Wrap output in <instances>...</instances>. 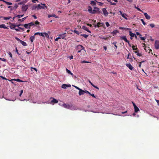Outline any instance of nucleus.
Segmentation results:
<instances>
[{
	"instance_id": "1",
	"label": "nucleus",
	"mask_w": 159,
	"mask_h": 159,
	"mask_svg": "<svg viewBox=\"0 0 159 159\" xmlns=\"http://www.w3.org/2000/svg\"><path fill=\"white\" fill-rule=\"evenodd\" d=\"M50 99H52V100L51 101V102L49 103L48 102H42V103H49L51 104L52 105H54V103H56L58 102V101L56 99H55L54 98L51 97L50 98Z\"/></svg>"
},
{
	"instance_id": "2",
	"label": "nucleus",
	"mask_w": 159,
	"mask_h": 159,
	"mask_svg": "<svg viewBox=\"0 0 159 159\" xmlns=\"http://www.w3.org/2000/svg\"><path fill=\"white\" fill-rule=\"evenodd\" d=\"M80 51H85L84 48L81 45H78L76 47L75 50L76 51L80 50Z\"/></svg>"
},
{
	"instance_id": "3",
	"label": "nucleus",
	"mask_w": 159,
	"mask_h": 159,
	"mask_svg": "<svg viewBox=\"0 0 159 159\" xmlns=\"http://www.w3.org/2000/svg\"><path fill=\"white\" fill-rule=\"evenodd\" d=\"M38 10L41 9H44L45 8H47V7L46 6L45 4H39L38 5Z\"/></svg>"
},
{
	"instance_id": "4",
	"label": "nucleus",
	"mask_w": 159,
	"mask_h": 159,
	"mask_svg": "<svg viewBox=\"0 0 159 159\" xmlns=\"http://www.w3.org/2000/svg\"><path fill=\"white\" fill-rule=\"evenodd\" d=\"M119 13L120 15L124 18L125 19L127 20L128 19L127 18V17H128V15L125 13H122V11H119Z\"/></svg>"
},
{
	"instance_id": "5",
	"label": "nucleus",
	"mask_w": 159,
	"mask_h": 159,
	"mask_svg": "<svg viewBox=\"0 0 159 159\" xmlns=\"http://www.w3.org/2000/svg\"><path fill=\"white\" fill-rule=\"evenodd\" d=\"M154 46L156 49H159V40H156L155 42Z\"/></svg>"
},
{
	"instance_id": "6",
	"label": "nucleus",
	"mask_w": 159,
	"mask_h": 159,
	"mask_svg": "<svg viewBox=\"0 0 159 159\" xmlns=\"http://www.w3.org/2000/svg\"><path fill=\"white\" fill-rule=\"evenodd\" d=\"M78 108L74 105L70 104V108L69 109L72 110H77Z\"/></svg>"
},
{
	"instance_id": "7",
	"label": "nucleus",
	"mask_w": 159,
	"mask_h": 159,
	"mask_svg": "<svg viewBox=\"0 0 159 159\" xmlns=\"http://www.w3.org/2000/svg\"><path fill=\"white\" fill-rule=\"evenodd\" d=\"M59 37H61L62 39H66V33H64L62 34H59L58 35Z\"/></svg>"
},
{
	"instance_id": "8",
	"label": "nucleus",
	"mask_w": 159,
	"mask_h": 159,
	"mask_svg": "<svg viewBox=\"0 0 159 159\" xmlns=\"http://www.w3.org/2000/svg\"><path fill=\"white\" fill-rule=\"evenodd\" d=\"M93 11L94 12V14L96 13H98L100 12L99 8L95 7H94V9L93 10Z\"/></svg>"
},
{
	"instance_id": "9",
	"label": "nucleus",
	"mask_w": 159,
	"mask_h": 159,
	"mask_svg": "<svg viewBox=\"0 0 159 159\" xmlns=\"http://www.w3.org/2000/svg\"><path fill=\"white\" fill-rule=\"evenodd\" d=\"M28 8V5H23L22 7V11H26Z\"/></svg>"
},
{
	"instance_id": "10",
	"label": "nucleus",
	"mask_w": 159,
	"mask_h": 159,
	"mask_svg": "<svg viewBox=\"0 0 159 159\" xmlns=\"http://www.w3.org/2000/svg\"><path fill=\"white\" fill-rule=\"evenodd\" d=\"M102 11L103 12V14L105 16H107L108 14V12H107L106 9L103 8L102 9Z\"/></svg>"
},
{
	"instance_id": "11",
	"label": "nucleus",
	"mask_w": 159,
	"mask_h": 159,
	"mask_svg": "<svg viewBox=\"0 0 159 159\" xmlns=\"http://www.w3.org/2000/svg\"><path fill=\"white\" fill-rule=\"evenodd\" d=\"M71 87L70 84H63L61 86V87L64 89H66L67 87Z\"/></svg>"
},
{
	"instance_id": "12",
	"label": "nucleus",
	"mask_w": 159,
	"mask_h": 159,
	"mask_svg": "<svg viewBox=\"0 0 159 159\" xmlns=\"http://www.w3.org/2000/svg\"><path fill=\"white\" fill-rule=\"evenodd\" d=\"M88 11L90 13L94 14V12L93 11V8L89 6L88 7Z\"/></svg>"
},
{
	"instance_id": "13",
	"label": "nucleus",
	"mask_w": 159,
	"mask_h": 159,
	"mask_svg": "<svg viewBox=\"0 0 159 159\" xmlns=\"http://www.w3.org/2000/svg\"><path fill=\"white\" fill-rule=\"evenodd\" d=\"M126 65L129 68L130 70H133L134 67L132 66L130 63L126 64Z\"/></svg>"
},
{
	"instance_id": "14",
	"label": "nucleus",
	"mask_w": 159,
	"mask_h": 159,
	"mask_svg": "<svg viewBox=\"0 0 159 159\" xmlns=\"http://www.w3.org/2000/svg\"><path fill=\"white\" fill-rule=\"evenodd\" d=\"M62 106L66 108L69 109L70 108V104H67L65 103H63L62 104Z\"/></svg>"
},
{
	"instance_id": "15",
	"label": "nucleus",
	"mask_w": 159,
	"mask_h": 159,
	"mask_svg": "<svg viewBox=\"0 0 159 159\" xmlns=\"http://www.w3.org/2000/svg\"><path fill=\"white\" fill-rule=\"evenodd\" d=\"M120 38L121 39L123 40L126 42H128V40L126 38V37L125 36H120Z\"/></svg>"
},
{
	"instance_id": "16",
	"label": "nucleus",
	"mask_w": 159,
	"mask_h": 159,
	"mask_svg": "<svg viewBox=\"0 0 159 159\" xmlns=\"http://www.w3.org/2000/svg\"><path fill=\"white\" fill-rule=\"evenodd\" d=\"M144 15L146 19L148 20H150V16L147 13H144Z\"/></svg>"
},
{
	"instance_id": "17",
	"label": "nucleus",
	"mask_w": 159,
	"mask_h": 159,
	"mask_svg": "<svg viewBox=\"0 0 159 159\" xmlns=\"http://www.w3.org/2000/svg\"><path fill=\"white\" fill-rule=\"evenodd\" d=\"M138 56L141 57L142 56V54L139 52V50L138 49L137 51L134 52Z\"/></svg>"
},
{
	"instance_id": "18",
	"label": "nucleus",
	"mask_w": 159,
	"mask_h": 159,
	"mask_svg": "<svg viewBox=\"0 0 159 159\" xmlns=\"http://www.w3.org/2000/svg\"><path fill=\"white\" fill-rule=\"evenodd\" d=\"M84 93H85L84 92V90H83L82 89H81L79 91V95H83L84 94Z\"/></svg>"
},
{
	"instance_id": "19",
	"label": "nucleus",
	"mask_w": 159,
	"mask_h": 159,
	"mask_svg": "<svg viewBox=\"0 0 159 159\" xmlns=\"http://www.w3.org/2000/svg\"><path fill=\"white\" fill-rule=\"evenodd\" d=\"M82 28L84 30L88 31L89 32L91 33V32L89 30L87 27L85 26H82Z\"/></svg>"
},
{
	"instance_id": "20",
	"label": "nucleus",
	"mask_w": 159,
	"mask_h": 159,
	"mask_svg": "<svg viewBox=\"0 0 159 159\" xmlns=\"http://www.w3.org/2000/svg\"><path fill=\"white\" fill-rule=\"evenodd\" d=\"M16 27V25L13 24H11L10 28L11 29H15V27Z\"/></svg>"
},
{
	"instance_id": "21",
	"label": "nucleus",
	"mask_w": 159,
	"mask_h": 159,
	"mask_svg": "<svg viewBox=\"0 0 159 159\" xmlns=\"http://www.w3.org/2000/svg\"><path fill=\"white\" fill-rule=\"evenodd\" d=\"M104 25L103 23L98 22L97 24V27H99L100 26H102Z\"/></svg>"
},
{
	"instance_id": "22",
	"label": "nucleus",
	"mask_w": 159,
	"mask_h": 159,
	"mask_svg": "<svg viewBox=\"0 0 159 159\" xmlns=\"http://www.w3.org/2000/svg\"><path fill=\"white\" fill-rule=\"evenodd\" d=\"M89 82L90 83V84L93 86V87H94L95 88L98 89H99V88L97 87V86H95V85H94L92 83V82L90 81L89 80H88Z\"/></svg>"
},
{
	"instance_id": "23",
	"label": "nucleus",
	"mask_w": 159,
	"mask_h": 159,
	"mask_svg": "<svg viewBox=\"0 0 159 159\" xmlns=\"http://www.w3.org/2000/svg\"><path fill=\"white\" fill-rule=\"evenodd\" d=\"M23 26L26 28V29H30V27L28 24H25L23 25Z\"/></svg>"
},
{
	"instance_id": "24",
	"label": "nucleus",
	"mask_w": 159,
	"mask_h": 159,
	"mask_svg": "<svg viewBox=\"0 0 159 159\" xmlns=\"http://www.w3.org/2000/svg\"><path fill=\"white\" fill-rule=\"evenodd\" d=\"M129 35L131 36L130 39H132V37H134V36L135 35V34L134 33H132L131 32V31H130L129 32Z\"/></svg>"
},
{
	"instance_id": "25",
	"label": "nucleus",
	"mask_w": 159,
	"mask_h": 159,
	"mask_svg": "<svg viewBox=\"0 0 159 159\" xmlns=\"http://www.w3.org/2000/svg\"><path fill=\"white\" fill-rule=\"evenodd\" d=\"M54 17L56 18H58V16H56V15H55L54 14H52V15H48V18H50L51 17Z\"/></svg>"
},
{
	"instance_id": "26",
	"label": "nucleus",
	"mask_w": 159,
	"mask_h": 159,
	"mask_svg": "<svg viewBox=\"0 0 159 159\" xmlns=\"http://www.w3.org/2000/svg\"><path fill=\"white\" fill-rule=\"evenodd\" d=\"M27 17L26 16L23 18L21 19H19L18 20V21L19 22H22L23 21L25 20L27 18Z\"/></svg>"
},
{
	"instance_id": "27",
	"label": "nucleus",
	"mask_w": 159,
	"mask_h": 159,
	"mask_svg": "<svg viewBox=\"0 0 159 159\" xmlns=\"http://www.w3.org/2000/svg\"><path fill=\"white\" fill-rule=\"evenodd\" d=\"M35 39L34 35L31 36L30 38V40L31 42L32 43L33 42L34 40Z\"/></svg>"
},
{
	"instance_id": "28",
	"label": "nucleus",
	"mask_w": 159,
	"mask_h": 159,
	"mask_svg": "<svg viewBox=\"0 0 159 159\" xmlns=\"http://www.w3.org/2000/svg\"><path fill=\"white\" fill-rule=\"evenodd\" d=\"M20 43L24 46H26L27 45L26 43L25 42L22 40L21 41Z\"/></svg>"
},
{
	"instance_id": "29",
	"label": "nucleus",
	"mask_w": 159,
	"mask_h": 159,
	"mask_svg": "<svg viewBox=\"0 0 159 159\" xmlns=\"http://www.w3.org/2000/svg\"><path fill=\"white\" fill-rule=\"evenodd\" d=\"M0 28H2L4 29H7V28L5 24H2L0 25Z\"/></svg>"
},
{
	"instance_id": "30",
	"label": "nucleus",
	"mask_w": 159,
	"mask_h": 159,
	"mask_svg": "<svg viewBox=\"0 0 159 159\" xmlns=\"http://www.w3.org/2000/svg\"><path fill=\"white\" fill-rule=\"evenodd\" d=\"M132 48L134 50H136V51L137 50H138V48L136 46H135L134 45H133L132 46Z\"/></svg>"
},
{
	"instance_id": "31",
	"label": "nucleus",
	"mask_w": 159,
	"mask_h": 159,
	"mask_svg": "<svg viewBox=\"0 0 159 159\" xmlns=\"http://www.w3.org/2000/svg\"><path fill=\"white\" fill-rule=\"evenodd\" d=\"M38 5L37 6H33L32 7V10H38Z\"/></svg>"
},
{
	"instance_id": "32",
	"label": "nucleus",
	"mask_w": 159,
	"mask_h": 159,
	"mask_svg": "<svg viewBox=\"0 0 159 159\" xmlns=\"http://www.w3.org/2000/svg\"><path fill=\"white\" fill-rule=\"evenodd\" d=\"M134 111L136 112H137L138 111H139V108L137 106L134 107Z\"/></svg>"
},
{
	"instance_id": "33",
	"label": "nucleus",
	"mask_w": 159,
	"mask_h": 159,
	"mask_svg": "<svg viewBox=\"0 0 159 159\" xmlns=\"http://www.w3.org/2000/svg\"><path fill=\"white\" fill-rule=\"evenodd\" d=\"M95 0L94 1H92L91 2V4L93 5V6H96V3L95 2Z\"/></svg>"
},
{
	"instance_id": "34",
	"label": "nucleus",
	"mask_w": 159,
	"mask_h": 159,
	"mask_svg": "<svg viewBox=\"0 0 159 159\" xmlns=\"http://www.w3.org/2000/svg\"><path fill=\"white\" fill-rule=\"evenodd\" d=\"M3 2H5L7 5H11L12 4V3L7 2L5 1H3Z\"/></svg>"
},
{
	"instance_id": "35",
	"label": "nucleus",
	"mask_w": 159,
	"mask_h": 159,
	"mask_svg": "<svg viewBox=\"0 0 159 159\" xmlns=\"http://www.w3.org/2000/svg\"><path fill=\"white\" fill-rule=\"evenodd\" d=\"M11 80L16 81L17 82H23V81L22 80H20L19 79H17L16 80V79H12Z\"/></svg>"
},
{
	"instance_id": "36",
	"label": "nucleus",
	"mask_w": 159,
	"mask_h": 159,
	"mask_svg": "<svg viewBox=\"0 0 159 159\" xmlns=\"http://www.w3.org/2000/svg\"><path fill=\"white\" fill-rule=\"evenodd\" d=\"M10 18H11V16H9V17H4V20H9Z\"/></svg>"
},
{
	"instance_id": "37",
	"label": "nucleus",
	"mask_w": 159,
	"mask_h": 159,
	"mask_svg": "<svg viewBox=\"0 0 159 159\" xmlns=\"http://www.w3.org/2000/svg\"><path fill=\"white\" fill-rule=\"evenodd\" d=\"M81 36L84 37L85 38H86L87 37H88V35H86V34H81Z\"/></svg>"
},
{
	"instance_id": "38",
	"label": "nucleus",
	"mask_w": 159,
	"mask_h": 159,
	"mask_svg": "<svg viewBox=\"0 0 159 159\" xmlns=\"http://www.w3.org/2000/svg\"><path fill=\"white\" fill-rule=\"evenodd\" d=\"M135 8L137 9L138 11H141V12H142L143 13V12L138 7H136V6H135Z\"/></svg>"
},
{
	"instance_id": "39",
	"label": "nucleus",
	"mask_w": 159,
	"mask_h": 159,
	"mask_svg": "<svg viewBox=\"0 0 159 159\" xmlns=\"http://www.w3.org/2000/svg\"><path fill=\"white\" fill-rule=\"evenodd\" d=\"M119 32L117 30H115L113 31L112 33L114 34H116Z\"/></svg>"
},
{
	"instance_id": "40",
	"label": "nucleus",
	"mask_w": 159,
	"mask_h": 159,
	"mask_svg": "<svg viewBox=\"0 0 159 159\" xmlns=\"http://www.w3.org/2000/svg\"><path fill=\"white\" fill-rule=\"evenodd\" d=\"M24 16V14L22 15H18L16 16H17V17L18 18H20Z\"/></svg>"
},
{
	"instance_id": "41",
	"label": "nucleus",
	"mask_w": 159,
	"mask_h": 159,
	"mask_svg": "<svg viewBox=\"0 0 159 159\" xmlns=\"http://www.w3.org/2000/svg\"><path fill=\"white\" fill-rule=\"evenodd\" d=\"M116 43L117 42H114L113 43H112V44H113V45H114V46L116 48L117 47V45H116Z\"/></svg>"
},
{
	"instance_id": "42",
	"label": "nucleus",
	"mask_w": 159,
	"mask_h": 159,
	"mask_svg": "<svg viewBox=\"0 0 159 159\" xmlns=\"http://www.w3.org/2000/svg\"><path fill=\"white\" fill-rule=\"evenodd\" d=\"M44 34H45L46 35H47V34L46 33H40V35H41V36H42L43 37H44Z\"/></svg>"
},
{
	"instance_id": "43",
	"label": "nucleus",
	"mask_w": 159,
	"mask_h": 159,
	"mask_svg": "<svg viewBox=\"0 0 159 159\" xmlns=\"http://www.w3.org/2000/svg\"><path fill=\"white\" fill-rule=\"evenodd\" d=\"M28 24L30 27L31 26L34 25V24L33 22H30L29 23H28Z\"/></svg>"
},
{
	"instance_id": "44",
	"label": "nucleus",
	"mask_w": 159,
	"mask_h": 159,
	"mask_svg": "<svg viewBox=\"0 0 159 159\" xmlns=\"http://www.w3.org/2000/svg\"><path fill=\"white\" fill-rule=\"evenodd\" d=\"M95 2H98L99 3V5L100 6H102L103 4V3H102V2H98L97 0H95Z\"/></svg>"
},
{
	"instance_id": "45",
	"label": "nucleus",
	"mask_w": 159,
	"mask_h": 159,
	"mask_svg": "<svg viewBox=\"0 0 159 159\" xmlns=\"http://www.w3.org/2000/svg\"><path fill=\"white\" fill-rule=\"evenodd\" d=\"M74 33L76 34H77L79 35V32L78 31L76 30H75L73 31Z\"/></svg>"
},
{
	"instance_id": "46",
	"label": "nucleus",
	"mask_w": 159,
	"mask_h": 159,
	"mask_svg": "<svg viewBox=\"0 0 159 159\" xmlns=\"http://www.w3.org/2000/svg\"><path fill=\"white\" fill-rule=\"evenodd\" d=\"M141 20L143 24L144 25H146V23L145 22L144 20L143 19H141Z\"/></svg>"
},
{
	"instance_id": "47",
	"label": "nucleus",
	"mask_w": 159,
	"mask_h": 159,
	"mask_svg": "<svg viewBox=\"0 0 159 159\" xmlns=\"http://www.w3.org/2000/svg\"><path fill=\"white\" fill-rule=\"evenodd\" d=\"M8 54L9 55L10 57L11 58H12V55L11 53L10 52H8Z\"/></svg>"
},
{
	"instance_id": "48",
	"label": "nucleus",
	"mask_w": 159,
	"mask_h": 159,
	"mask_svg": "<svg viewBox=\"0 0 159 159\" xmlns=\"http://www.w3.org/2000/svg\"><path fill=\"white\" fill-rule=\"evenodd\" d=\"M149 25L152 28L154 27L155 26V25L153 24H151Z\"/></svg>"
},
{
	"instance_id": "49",
	"label": "nucleus",
	"mask_w": 159,
	"mask_h": 159,
	"mask_svg": "<svg viewBox=\"0 0 159 159\" xmlns=\"http://www.w3.org/2000/svg\"><path fill=\"white\" fill-rule=\"evenodd\" d=\"M0 60L3 61H6V60L4 58H0Z\"/></svg>"
},
{
	"instance_id": "50",
	"label": "nucleus",
	"mask_w": 159,
	"mask_h": 159,
	"mask_svg": "<svg viewBox=\"0 0 159 159\" xmlns=\"http://www.w3.org/2000/svg\"><path fill=\"white\" fill-rule=\"evenodd\" d=\"M66 70L68 74H70L71 72V71L70 70H68L67 68L66 69Z\"/></svg>"
},
{
	"instance_id": "51",
	"label": "nucleus",
	"mask_w": 159,
	"mask_h": 159,
	"mask_svg": "<svg viewBox=\"0 0 159 159\" xmlns=\"http://www.w3.org/2000/svg\"><path fill=\"white\" fill-rule=\"evenodd\" d=\"M23 25H24L23 24H19L17 25H16V27H18V28H19V27H20L19 26H23Z\"/></svg>"
},
{
	"instance_id": "52",
	"label": "nucleus",
	"mask_w": 159,
	"mask_h": 159,
	"mask_svg": "<svg viewBox=\"0 0 159 159\" xmlns=\"http://www.w3.org/2000/svg\"><path fill=\"white\" fill-rule=\"evenodd\" d=\"M15 39L17 41H19L20 42L21 41V40L20 39H19L17 37H15Z\"/></svg>"
},
{
	"instance_id": "53",
	"label": "nucleus",
	"mask_w": 159,
	"mask_h": 159,
	"mask_svg": "<svg viewBox=\"0 0 159 159\" xmlns=\"http://www.w3.org/2000/svg\"><path fill=\"white\" fill-rule=\"evenodd\" d=\"M106 25L107 26V27H108L110 26V24H109V23L108 22H106Z\"/></svg>"
},
{
	"instance_id": "54",
	"label": "nucleus",
	"mask_w": 159,
	"mask_h": 159,
	"mask_svg": "<svg viewBox=\"0 0 159 159\" xmlns=\"http://www.w3.org/2000/svg\"><path fill=\"white\" fill-rule=\"evenodd\" d=\"M84 92L85 93H88V94H89V95L91 93L88 91L86 90H84Z\"/></svg>"
},
{
	"instance_id": "55",
	"label": "nucleus",
	"mask_w": 159,
	"mask_h": 159,
	"mask_svg": "<svg viewBox=\"0 0 159 159\" xmlns=\"http://www.w3.org/2000/svg\"><path fill=\"white\" fill-rule=\"evenodd\" d=\"M141 36H140V38L142 40H145V38L143 37H141Z\"/></svg>"
},
{
	"instance_id": "56",
	"label": "nucleus",
	"mask_w": 159,
	"mask_h": 159,
	"mask_svg": "<svg viewBox=\"0 0 159 159\" xmlns=\"http://www.w3.org/2000/svg\"><path fill=\"white\" fill-rule=\"evenodd\" d=\"M61 39V37H57V38L55 39V41H57L58 40V39Z\"/></svg>"
},
{
	"instance_id": "57",
	"label": "nucleus",
	"mask_w": 159,
	"mask_h": 159,
	"mask_svg": "<svg viewBox=\"0 0 159 159\" xmlns=\"http://www.w3.org/2000/svg\"><path fill=\"white\" fill-rule=\"evenodd\" d=\"M75 88H76L77 89L79 90V91L80 90V89H80V88H79L78 87H77V86H73Z\"/></svg>"
},
{
	"instance_id": "58",
	"label": "nucleus",
	"mask_w": 159,
	"mask_h": 159,
	"mask_svg": "<svg viewBox=\"0 0 159 159\" xmlns=\"http://www.w3.org/2000/svg\"><path fill=\"white\" fill-rule=\"evenodd\" d=\"M23 90H21L20 91V93L19 94L20 96V97L21 96V95L22 93H23Z\"/></svg>"
},
{
	"instance_id": "59",
	"label": "nucleus",
	"mask_w": 159,
	"mask_h": 159,
	"mask_svg": "<svg viewBox=\"0 0 159 159\" xmlns=\"http://www.w3.org/2000/svg\"><path fill=\"white\" fill-rule=\"evenodd\" d=\"M0 77H1L3 80H7V79L6 78L2 76H0Z\"/></svg>"
},
{
	"instance_id": "60",
	"label": "nucleus",
	"mask_w": 159,
	"mask_h": 159,
	"mask_svg": "<svg viewBox=\"0 0 159 159\" xmlns=\"http://www.w3.org/2000/svg\"><path fill=\"white\" fill-rule=\"evenodd\" d=\"M136 35H139L140 36H141V35L138 32H137L136 33Z\"/></svg>"
},
{
	"instance_id": "61",
	"label": "nucleus",
	"mask_w": 159,
	"mask_h": 159,
	"mask_svg": "<svg viewBox=\"0 0 159 159\" xmlns=\"http://www.w3.org/2000/svg\"><path fill=\"white\" fill-rule=\"evenodd\" d=\"M38 34H39V35H40V33H39V32H37V33H36L34 34V36L36 35H38Z\"/></svg>"
},
{
	"instance_id": "62",
	"label": "nucleus",
	"mask_w": 159,
	"mask_h": 159,
	"mask_svg": "<svg viewBox=\"0 0 159 159\" xmlns=\"http://www.w3.org/2000/svg\"><path fill=\"white\" fill-rule=\"evenodd\" d=\"M19 29L21 30H22V31H24V29L23 28H21V27H19Z\"/></svg>"
},
{
	"instance_id": "63",
	"label": "nucleus",
	"mask_w": 159,
	"mask_h": 159,
	"mask_svg": "<svg viewBox=\"0 0 159 159\" xmlns=\"http://www.w3.org/2000/svg\"><path fill=\"white\" fill-rule=\"evenodd\" d=\"M35 24L39 25V22L37 20L35 22Z\"/></svg>"
},
{
	"instance_id": "64",
	"label": "nucleus",
	"mask_w": 159,
	"mask_h": 159,
	"mask_svg": "<svg viewBox=\"0 0 159 159\" xmlns=\"http://www.w3.org/2000/svg\"><path fill=\"white\" fill-rule=\"evenodd\" d=\"M155 100H156V102H157V103L158 105L159 106V100H157V99H155Z\"/></svg>"
}]
</instances>
